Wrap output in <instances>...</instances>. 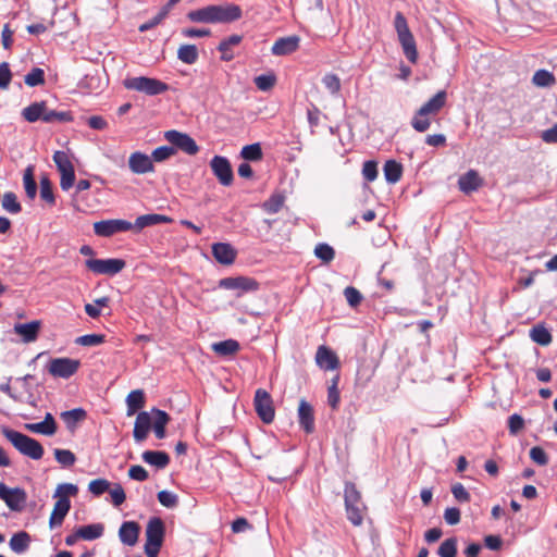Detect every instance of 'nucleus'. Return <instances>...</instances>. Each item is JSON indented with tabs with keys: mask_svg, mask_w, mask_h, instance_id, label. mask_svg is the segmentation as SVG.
Returning a JSON list of instances; mask_svg holds the SVG:
<instances>
[{
	"mask_svg": "<svg viewBox=\"0 0 557 557\" xmlns=\"http://www.w3.org/2000/svg\"><path fill=\"white\" fill-rule=\"evenodd\" d=\"M186 17L193 23L230 24L243 17V10L238 4L223 2L191 10Z\"/></svg>",
	"mask_w": 557,
	"mask_h": 557,
	"instance_id": "f257e3e1",
	"label": "nucleus"
},
{
	"mask_svg": "<svg viewBox=\"0 0 557 557\" xmlns=\"http://www.w3.org/2000/svg\"><path fill=\"white\" fill-rule=\"evenodd\" d=\"M170 420V416L165 411L158 408H152L150 412H138L133 430L134 440L137 443L144 442L147 438L151 428L153 429L157 438H164L165 426Z\"/></svg>",
	"mask_w": 557,
	"mask_h": 557,
	"instance_id": "f03ea898",
	"label": "nucleus"
},
{
	"mask_svg": "<svg viewBox=\"0 0 557 557\" xmlns=\"http://www.w3.org/2000/svg\"><path fill=\"white\" fill-rule=\"evenodd\" d=\"M22 117L28 123L42 121L44 123H67L73 121L70 111H55L48 108L46 101H36L25 107L21 112Z\"/></svg>",
	"mask_w": 557,
	"mask_h": 557,
	"instance_id": "7ed1b4c3",
	"label": "nucleus"
},
{
	"mask_svg": "<svg viewBox=\"0 0 557 557\" xmlns=\"http://www.w3.org/2000/svg\"><path fill=\"white\" fill-rule=\"evenodd\" d=\"M1 433L23 456L34 460H39L42 458L45 449L37 440L8 426H2Z\"/></svg>",
	"mask_w": 557,
	"mask_h": 557,
	"instance_id": "20e7f679",
	"label": "nucleus"
},
{
	"mask_svg": "<svg viewBox=\"0 0 557 557\" xmlns=\"http://www.w3.org/2000/svg\"><path fill=\"white\" fill-rule=\"evenodd\" d=\"M394 25L398 36V40L401 45L406 58L411 63H416L418 60L416 40L412 33L409 29L406 17L401 12L396 13Z\"/></svg>",
	"mask_w": 557,
	"mask_h": 557,
	"instance_id": "39448f33",
	"label": "nucleus"
},
{
	"mask_svg": "<svg viewBox=\"0 0 557 557\" xmlns=\"http://www.w3.org/2000/svg\"><path fill=\"white\" fill-rule=\"evenodd\" d=\"M165 533L164 522L161 518H151L146 527L145 554L147 557H158L163 544Z\"/></svg>",
	"mask_w": 557,
	"mask_h": 557,
	"instance_id": "423d86ee",
	"label": "nucleus"
},
{
	"mask_svg": "<svg viewBox=\"0 0 557 557\" xmlns=\"http://www.w3.org/2000/svg\"><path fill=\"white\" fill-rule=\"evenodd\" d=\"M344 497L348 520L354 525H360L363 521V510L366 507L361 502V495L354 483L345 484Z\"/></svg>",
	"mask_w": 557,
	"mask_h": 557,
	"instance_id": "0eeeda50",
	"label": "nucleus"
},
{
	"mask_svg": "<svg viewBox=\"0 0 557 557\" xmlns=\"http://www.w3.org/2000/svg\"><path fill=\"white\" fill-rule=\"evenodd\" d=\"M124 87L149 96L160 95L169 90V86L164 82L146 76L127 78L124 81Z\"/></svg>",
	"mask_w": 557,
	"mask_h": 557,
	"instance_id": "6e6552de",
	"label": "nucleus"
},
{
	"mask_svg": "<svg viewBox=\"0 0 557 557\" xmlns=\"http://www.w3.org/2000/svg\"><path fill=\"white\" fill-rule=\"evenodd\" d=\"M53 161L60 172V187L63 190H69L75 183V170L69 154L58 150L53 153Z\"/></svg>",
	"mask_w": 557,
	"mask_h": 557,
	"instance_id": "1a4fd4ad",
	"label": "nucleus"
},
{
	"mask_svg": "<svg viewBox=\"0 0 557 557\" xmlns=\"http://www.w3.org/2000/svg\"><path fill=\"white\" fill-rule=\"evenodd\" d=\"M164 138L176 150H181L188 156H195L199 151V146L195 139L186 133H182L176 129H170L164 133Z\"/></svg>",
	"mask_w": 557,
	"mask_h": 557,
	"instance_id": "9d476101",
	"label": "nucleus"
},
{
	"mask_svg": "<svg viewBox=\"0 0 557 557\" xmlns=\"http://www.w3.org/2000/svg\"><path fill=\"white\" fill-rule=\"evenodd\" d=\"M85 265L95 274L115 275L125 268L126 263L122 259H87Z\"/></svg>",
	"mask_w": 557,
	"mask_h": 557,
	"instance_id": "9b49d317",
	"label": "nucleus"
},
{
	"mask_svg": "<svg viewBox=\"0 0 557 557\" xmlns=\"http://www.w3.org/2000/svg\"><path fill=\"white\" fill-rule=\"evenodd\" d=\"M219 286L224 289L237 290V297L245 293L256 292L260 284L257 280L248 276L224 277L219 282Z\"/></svg>",
	"mask_w": 557,
	"mask_h": 557,
	"instance_id": "f8f14e48",
	"label": "nucleus"
},
{
	"mask_svg": "<svg viewBox=\"0 0 557 557\" xmlns=\"http://www.w3.org/2000/svg\"><path fill=\"white\" fill-rule=\"evenodd\" d=\"M253 405L256 412L264 423H271L274 420L275 411L271 395L263 388H258L255 393Z\"/></svg>",
	"mask_w": 557,
	"mask_h": 557,
	"instance_id": "ddd939ff",
	"label": "nucleus"
},
{
	"mask_svg": "<svg viewBox=\"0 0 557 557\" xmlns=\"http://www.w3.org/2000/svg\"><path fill=\"white\" fill-rule=\"evenodd\" d=\"M0 499L3 500L12 511H22L26 504L27 494L23 488H11L0 482Z\"/></svg>",
	"mask_w": 557,
	"mask_h": 557,
	"instance_id": "4468645a",
	"label": "nucleus"
},
{
	"mask_svg": "<svg viewBox=\"0 0 557 557\" xmlns=\"http://www.w3.org/2000/svg\"><path fill=\"white\" fill-rule=\"evenodd\" d=\"M213 175L223 186H231L234 181V173L231 162L222 156H214L210 161Z\"/></svg>",
	"mask_w": 557,
	"mask_h": 557,
	"instance_id": "2eb2a0df",
	"label": "nucleus"
},
{
	"mask_svg": "<svg viewBox=\"0 0 557 557\" xmlns=\"http://www.w3.org/2000/svg\"><path fill=\"white\" fill-rule=\"evenodd\" d=\"M79 364L75 359L54 358L49 361L48 371L54 377L67 379L77 372Z\"/></svg>",
	"mask_w": 557,
	"mask_h": 557,
	"instance_id": "dca6fc26",
	"label": "nucleus"
},
{
	"mask_svg": "<svg viewBox=\"0 0 557 557\" xmlns=\"http://www.w3.org/2000/svg\"><path fill=\"white\" fill-rule=\"evenodd\" d=\"M133 228V224L126 220L112 219L102 220L94 223V232L101 237H110L120 232H127Z\"/></svg>",
	"mask_w": 557,
	"mask_h": 557,
	"instance_id": "f3484780",
	"label": "nucleus"
},
{
	"mask_svg": "<svg viewBox=\"0 0 557 557\" xmlns=\"http://www.w3.org/2000/svg\"><path fill=\"white\" fill-rule=\"evenodd\" d=\"M128 168L134 174H147L154 171V165L151 157L148 154L135 151L128 158Z\"/></svg>",
	"mask_w": 557,
	"mask_h": 557,
	"instance_id": "a211bd4d",
	"label": "nucleus"
},
{
	"mask_svg": "<svg viewBox=\"0 0 557 557\" xmlns=\"http://www.w3.org/2000/svg\"><path fill=\"white\" fill-rule=\"evenodd\" d=\"M24 428H25V430H27L32 433L42 434V435H47V436H51V435L55 434V432L58 430L57 422L50 412L46 413V416L41 422L25 423Z\"/></svg>",
	"mask_w": 557,
	"mask_h": 557,
	"instance_id": "6ab92c4d",
	"label": "nucleus"
},
{
	"mask_svg": "<svg viewBox=\"0 0 557 557\" xmlns=\"http://www.w3.org/2000/svg\"><path fill=\"white\" fill-rule=\"evenodd\" d=\"M317 364L324 370H335L339 367V360L336 354L329 347L322 345L315 354Z\"/></svg>",
	"mask_w": 557,
	"mask_h": 557,
	"instance_id": "aec40b11",
	"label": "nucleus"
},
{
	"mask_svg": "<svg viewBox=\"0 0 557 557\" xmlns=\"http://www.w3.org/2000/svg\"><path fill=\"white\" fill-rule=\"evenodd\" d=\"M300 38L298 36L282 37L275 40L271 48L274 55H287L299 48Z\"/></svg>",
	"mask_w": 557,
	"mask_h": 557,
	"instance_id": "412c9836",
	"label": "nucleus"
},
{
	"mask_svg": "<svg viewBox=\"0 0 557 557\" xmlns=\"http://www.w3.org/2000/svg\"><path fill=\"white\" fill-rule=\"evenodd\" d=\"M298 420L300 426L306 433L310 434L314 431V414L312 406L305 399L299 401Z\"/></svg>",
	"mask_w": 557,
	"mask_h": 557,
	"instance_id": "4be33fe9",
	"label": "nucleus"
},
{
	"mask_svg": "<svg viewBox=\"0 0 557 557\" xmlns=\"http://www.w3.org/2000/svg\"><path fill=\"white\" fill-rule=\"evenodd\" d=\"M71 502L67 497L61 496L54 504L53 510L50 515L49 525L50 528L59 527L62 524L65 516L70 511Z\"/></svg>",
	"mask_w": 557,
	"mask_h": 557,
	"instance_id": "5701e85b",
	"label": "nucleus"
},
{
	"mask_svg": "<svg viewBox=\"0 0 557 557\" xmlns=\"http://www.w3.org/2000/svg\"><path fill=\"white\" fill-rule=\"evenodd\" d=\"M140 527L135 521H125L122 523L119 530V536L121 542L127 546H134L139 536Z\"/></svg>",
	"mask_w": 557,
	"mask_h": 557,
	"instance_id": "b1692460",
	"label": "nucleus"
},
{
	"mask_svg": "<svg viewBox=\"0 0 557 557\" xmlns=\"http://www.w3.org/2000/svg\"><path fill=\"white\" fill-rule=\"evenodd\" d=\"M447 94L445 90L437 91L431 99H429L419 110L422 114L432 115L433 117L440 113L445 107Z\"/></svg>",
	"mask_w": 557,
	"mask_h": 557,
	"instance_id": "393cba45",
	"label": "nucleus"
},
{
	"mask_svg": "<svg viewBox=\"0 0 557 557\" xmlns=\"http://www.w3.org/2000/svg\"><path fill=\"white\" fill-rule=\"evenodd\" d=\"M482 178L475 170H469L458 180V187L465 194H470L481 187Z\"/></svg>",
	"mask_w": 557,
	"mask_h": 557,
	"instance_id": "a878e982",
	"label": "nucleus"
},
{
	"mask_svg": "<svg viewBox=\"0 0 557 557\" xmlns=\"http://www.w3.org/2000/svg\"><path fill=\"white\" fill-rule=\"evenodd\" d=\"M212 255L219 263L232 264L236 258V251L232 245L216 243L212 245Z\"/></svg>",
	"mask_w": 557,
	"mask_h": 557,
	"instance_id": "bb28decb",
	"label": "nucleus"
},
{
	"mask_svg": "<svg viewBox=\"0 0 557 557\" xmlns=\"http://www.w3.org/2000/svg\"><path fill=\"white\" fill-rule=\"evenodd\" d=\"M39 330L40 321H32L28 323L16 324L14 326V332L22 336L23 341L26 343L36 341Z\"/></svg>",
	"mask_w": 557,
	"mask_h": 557,
	"instance_id": "cd10ccee",
	"label": "nucleus"
},
{
	"mask_svg": "<svg viewBox=\"0 0 557 557\" xmlns=\"http://www.w3.org/2000/svg\"><path fill=\"white\" fill-rule=\"evenodd\" d=\"M141 458L145 462L158 469H164L170 463L169 454L160 450H146L143 453Z\"/></svg>",
	"mask_w": 557,
	"mask_h": 557,
	"instance_id": "c85d7f7f",
	"label": "nucleus"
},
{
	"mask_svg": "<svg viewBox=\"0 0 557 557\" xmlns=\"http://www.w3.org/2000/svg\"><path fill=\"white\" fill-rule=\"evenodd\" d=\"M146 397L143 389H134L126 396L127 416L131 417L143 409Z\"/></svg>",
	"mask_w": 557,
	"mask_h": 557,
	"instance_id": "c756f323",
	"label": "nucleus"
},
{
	"mask_svg": "<svg viewBox=\"0 0 557 557\" xmlns=\"http://www.w3.org/2000/svg\"><path fill=\"white\" fill-rule=\"evenodd\" d=\"M170 222H172V219L166 215L151 213V214H144V215L138 216L133 226L137 231H141L143 228H145L147 226L161 224V223H170Z\"/></svg>",
	"mask_w": 557,
	"mask_h": 557,
	"instance_id": "7c9ffc66",
	"label": "nucleus"
},
{
	"mask_svg": "<svg viewBox=\"0 0 557 557\" xmlns=\"http://www.w3.org/2000/svg\"><path fill=\"white\" fill-rule=\"evenodd\" d=\"M242 40L243 36L237 34L223 39L218 46L219 51L222 53L221 59L223 61H231L234 58V53L231 51L232 47L238 46Z\"/></svg>",
	"mask_w": 557,
	"mask_h": 557,
	"instance_id": "2f4dec72",
	"label": "nucleus"
},
{
	"mask_svg": "<svg viewBox=\"0 0 557 557\" xmlns=\"http://www.w3.org/2000/svg\"><path fill=\"white\" fill-rule=\"evenodd\" d=\"M30 544V535L25 531H20L12 535L9 545L10 548L16 554L25 553Z\"/></svg>",
	"mask_w": 557,
	"mask_h": 557,
	"instance_id": "473e14b6",
	"label": "nucleus"
},
{
	"mask_svg": "<svg viewBox=\"0 0 557 557\" xmlns=\"http://www.w3.org/2000/svg\"><path fill=\"white\" fill-rule=\"evenodd\" d=\"M240 349V345L235 339H226L222 342L214 343L212 345V350L223 357L233 356L238 352Z\"/></svg>",
	"mask_w": 557,
	"mask_h": 557,
	"instance_id": "72a5a7b5",
	"label": "nucleus"
},
{
	"mask_svg": "<svg viewBox=\"0 0 557 557\" xmlns=\"http://www.w3.org/2000/svg\"><path fill=\"white\" fill-rule=\"evenodd\" d=\"M86 417L87 412L83 408H75L72 410L61 412V419L64 421V423L70 430L75 429L76 424L78 422L84 421Z\"/></svg>",
	"mask_w": 557,
	"mask_h": 557,
	"instance_id": "f704fd0d",
	"label": "nucleus"
},
{
	"mask_svg": "<svg viewBox=\"0 0 557 557\" xmlns=\"http://www.w3.org/2000/svg\"><path fill=\"white\" fill-rule=\"evenodd\" d=\"M104 527L101 523L82 525L77 529V536L82 540L92 541L102 536Z\"/></svg>",
	"mask_w": 557,
	"mask_h": 557,
	"instance_id": "c9c22d12",
	"label": "nucleus"
},
{
	"mask_svg": "<svg viewBox=\"0 0 557 557\" xmlns=\"http://www.w3.org/2000/svg\"><path fill=\"white\" fill-rule=\"evenodd\" d=\"M383 171L385 180L391 184L399 182L403 176V165L395 160H387Z\"/></svg>",
	"mask_w": 557,
	"mask_h": 557,
	"instance_id": "e433bc0d",
	"label": "nucleus"
},
{
	"mask_svg": "<svg viewBox=\"0 0 557 557\" xmlns=\"http://www.w3.org/2000/svg\"><path fill=\"white\" fill-rule=\"evenodd\" d=\"M530 338L541 346L552 343V334L544 324H536L530 330Z\"/></svg>",
	"mask_w": 557,
	"mask_h": 557,
	"instance_id": "4c0bfd02",
	"label": "nucleus"
},
{
	"mask_svg": "<svg viewBox=\"0 0 557 557\" xmlns=\"http://www.w3.org/2000/svg\"><path fill=\"white\" fill-rule=\"evenodd\" d=\"M199 57L198 49L195 45H182L177 50V58L185 64H194Z\"/></svg>",
	"mask_w": 557,
	"mask_h": 557,
	"instance_id": "58836bf2",
	"label": "nucleus"
},
{
	"mask_svg": "<svg viewBox=\"0 0 557 557\" xmlns=\"http://www.w3.org/2000/svg\"><path fill=\"white\" fill-rule=\"evenodd\" d=\"M23 185L26 193V196L33 200L37 195V184L34 177V168L32 165L27 166L23 174Z\"/></svg>",
	"mask_w": 557,
	"mask_h": 557,
	"instance_id": "ea45409f",
	"label": "nucleus"
},
{
	"mask_svg": "<svg viewBox=\"0 0 557 557\" xmlns=\"http://www.w3.org/2000/svg\"><path fill=\"white\" fill-rule=\"evenodd\" d=\"M110 305V298L108 296H103L94 300V304H86L84 309L87 315L92 319H97L100 317L101 308H108Z\"/></svg>",
	"mask_w": 557,
	"mask_h": 557,
	"instance_id": "a19ab883",
	"label": "nucleus"
},
{
	"mask_svg": "<svg viewBox=\"0 0 557 557\" xmlns=\"http://www.w3.org/2000/svg\"><path fill=\"white\" fill-rule=\"evenodd\" d=\"M532 83L537 87H550L556 84V78L547 70H537L532 77Z\"/></svg>",
	"mask_w": 557,
	"mask_h": 557,
	"instance_id": "79ce46f5",
	"label": "nucleus"
},
{
	"mask_svg": "<svg viewBox=\"0 0 557 557\" xmlns=\"http://www.w3.org/2000/svg\"><path fill=\"white\" fill-rule=\"evenodd\" d=\"M1 205L2 208L11 214H17L22 211V206L18 202L16 195L12 191H8L3 195Z\"/></svg>",
	"mask_w": 557,
	"mask_h": 557,
	"instance_id": "37998d69",
	"label": "nucleus"
},
{
	"mask_svg": "<svg viewBox=\"0 0 557 557\" xmlns=\"http://www.w3.org/2000/svg\"><path fill=\"white\" fill-rule=\"evenodd\" d=\"M285 201V197L281 194H273L262 203V209L270 214L277 213Z\"/></svg>",
	"mask_w": 557,
	"mask_h": 557,
	"instance_id": "c03bdc74",
	"label": "nucleus"
},
{
	"mask_svg": "<svg viewBox=\"0 0 557 557\" xmlns=\"http://www.w3.org/2000/svg\"><path fill=\"white\" fill-rule=\"evenodd\" d=\"M240 157L247 161H260L263 157L260 144H251L244 146L240 151Z\"/></svg>",
	"mask_w": 557,
	"mask_h": 557,
	"instance_id": "a18cd8bd",
	"label": "nucleus"
},
{
	"mask_svg": "<svg viewBox=\"0 0 557 557\" xmlns=\"http://www.w3.org/2000/svg\"><path fill=\"white\" fill-rule=\"evenodd\" d=\"M432 117V115L428 114L421 115V111L418 110L411 120V126L413 127L414 131L423 133L430 128Z\"/></svg>",
	"mask_w": 557,
	"mask_h": 557,
	"instance_id": "49530a36",
	"label": "nucleus"
},
{
	"mask_svg": "<svg viewBox=\"0 0 557 557\" xmlns=\"http://www.w3.org/2000/svg\"><path fill=\"white\" fill-rule=\"evenodd\" d=\"M45 82V71L40 67H33L30 72L24 76V83L28 87L41 86Z\"/></svg>",
	"mask_w": 557,
	"mask_h": 557,
	"instance_id": "de8ad7c7",
	"label": "nucleus"
},
{
	"mask_svg": "<svg viewBox=\"0 0 557 557\" xmlns=\"http://www.w3.org/2000/svg\"><path fill=\"white\" fill-rule=\"evenodd\" d=\"M40 197L50 206L55 203L52 184L47 176L40 178Z\"/></svg>",
	"mask_w": 557,
	"mask_h": 557,
	"instance_id": "09e8293b",
	"label": "nucleus"
},
{
	"mask_svg": "<svg viewBox=\"0 0 557 557\" xmlns=\"http://www.w3.org/2000/svg\"><path fill=\"white\" fill-rule=\"evenodd\" d=\"M437 554L440 557H456L457 555V540L455 537L446 539L438 547Z\"/></svg>",
	"mask_w": 557,
	"mask_h": 557,
	"instance_id": "8fccbe9b",
	"label": "nucleus"
},
{
	"mask_svg": "<svg viewBox=\"0 0 557 557\" xmlns=\"http://www.w3.org/2000/svg\"><path fill=\"white\" fill-rule=\"evenodd\" d=\"M106 342V335L103 334H86L75 339V344L81 346H98Z\"/></svg>",
	"mask_w": 557,
	"mask_h": 557,
	"instance_id": "3c124183",
	"label": "nucleus"
},
{
	"mask_svg": "<svg viewBox=\"0 0 557 557\" xmlns=\"http://www.w3.org/2000/svg\"><path fill=\"white\" fill-rule=\"evenodd\" d=\"M176 153V149L172 146H161L156 148L151 153L152 162H163Z\"/></svg>",
	"mask_w": 557,
	"mask_h": 557,
	"instance_id": "603ef678",
	"label": "nucleus"
},
{
	"mask_svg": "<svg viewBox=\"0 0 557 557\" xmlns=\"http://www.w3.org/2000/svg\"><path fill=\"white\" fill-rule=\"evenodd\" d=\"M258 89L268 91L272 89L276 83V76L274 74H262L253 79Z\"/></svg>",
	"mask_w": 557,
	"mask_h": 557,
	"instance_id": "864d4df0",
	"label": "nucleus"
},
{
	"mask_svg": "<svg viewBox=\"0 0 557 557\" xmlns=\"http://www.w3.org/2000/svg\"><path fill=\"white\" fill-rule=\"evenodd\" d=\"M54 457L55 460L63 467H72L76 461L74 453L69 449H54Z\"/></svg>",
	"mask_w": 557,
	"mask_h": 557,
	"instance_id": "5fc2aeb1",
	"label": "nucleus"
},
{
	"mask_svg": "<svg viewBox=\"0 0 557 557\" xmlns=\"http://www.w3.org/2000/svg\"><path fill=\"white\" fill-rule=\"evenodd\" d=\"M322 83L332 95H337L341 90V79L335 74L329 73L324 75Z\"/></svg>",
	"mask_w": 557,
	"mask_h": 557,
	"instance_id": "6e6d98bb",
	"label": "nucleus"
},
{
	"mask_svg": "<svg viewBox=\"0 0 557 557\" xmlns=\"http://www.w3.org/2000/svg\"><path fill=\"white\" fill-rule=\"evenodd\" d=\"M110 488V482L106 479H96L89 482L88 490L95 496H100Z\"/></svg>",
	"mask_w": 557,
	"mask_h": 557,
	"instance_id": "4d7b16f0",
	"label": "nucleus"
},
{
	"mask_svg": "<svg viewBox=\"0 0 557 557\" xmlns=\"http://www.w3.org/2000/svg\"><path fill=\"white\" fill-rule=\"evenodd\" d=\"M158 500L159 503L166 507V508H174L177 506L178 504V497L177 495H175L174 493L172 492H169V491H160L158 493Z\"/></svg>",
	"mask_w": 557,
	"mask_h": 557,
	"instance_id": "13d9d810",
	"label": "nucleus"
},
{
	"mask_svg": "<svg viewBox=\"0 0 557 557\" xmlns=\"http://www.w3.org/2000/svg\"><path fill=\"white\" fill-rule=\"evenodd\" d=\"M315 256L324 262H330L335 257L334 249L327 244H319L314 249Z\"/></svg>",
	"mask_w": 557,
	"mask_h": 557,
	"instance_id": "bf43d9fd",
	"label": "nucleus"
},
{
	"mask_svg": "<svg viewBox=\"0 0 557 557\" xmlns=\"http://www.w3.org/2000/svg\"><path fill=\"white\" fill-rule=\"evenodd\" d=\"M344 295H345L347 302L352 308H356L358 305H360V302L362 300V295L360 294V292L352 286L346 287L344 289Z\"/></svg>",
	"mask_w": 557,
	"mask_h": 557,
	"instance_id": "052dcab7",
	"label": "nucleus"
},
{
	"mask_svg": "<svg viewBox=\"0 0 557 557\" xmlns=\"http://www.w3.org/2000/svg\"><path fill=\"white\" fill-rule=\"evenodd\" d=\"M530 458L539 466H546L548 463V456L540 446H534L530 449Z\"/></svg>",
	"mask_w": 557,
	"mask_h": 557,
	"instance_id": "680f3d73",
	"label": "nucleus"
},
{
	"mask_svg": "<svg viewBox=\"0 0 557 557\" xmlns=\"http://www.w3.org/2000/svg\"><path fill=\"white\" fill-rule=\"evenodd\" d=\"M169 8L168 7H163L162 10L153 17L151 18L150 21H148L147 23H144L139 26V32H146L154 26H157L159 23H161L165 16L169 14Z\"/></svg>",
	"mask_w": 557,
	"mask_h": 557,
	"instance_id": "e2e57ef3",
	"label": "nucleus"
},
{
	"mask_svg": "<svg viewBox=\"0 0 557 557\" xmlns=\"http://www.w3.org/2000/svg\"><path fill=\"white\" fill-rule=\"evenodd\" d=\"M78 493V487L75 484L72 483H63L58 485L54 497H58V499L61 496L70 497V496H76Z\"/></svg>",
	"mask_w": 557,
	"mask_h": 557,
	"instance_id": "0e129e2a",
	"label": "nucleus"
},
{
	"mask_svg": "<svg viewBox=\"0 0 557 557\" xmlns=\"http://www.w3.org/2000/svg\"><path fill=\"white\" fill-rule=\"evenodd\" d=\"M451 493L455 499L459 503H468L471 499L470 493L461 483H455L451 486Z\"/></svg>",
	"mask_w": 557,
	"mask_h": 557,
	"instance_id": "69168bd1",
	"label": "nucleus"
},
{
	"mask_svg": "<svg viewBox=\"0 0 557 557\" xmlns=\"http://www.w3.org/2000/svg\"><path fill=\"white\" fill-rule=\"evenodd\" d=\"M524 426V420L520 414L513 413L508 419V429L511 435H517Z\"/></svg>",
	"mask_w": 557,
	"mask_h": 557,
	"instance_id": "338daca9",
	"label": "nucleus"
},
{
	"mask_svg": "<svg viewBox=\"0 0 557 557\" xmlns=\"http://www.w3.org/2000/svg\"><path fill=\"white\" fill-rule=\"evenodd\" d=\"M362 175L368 182H373L377 177V163L375 161H366L362 168Z\"/></svg>",
	"mask_w": 557,
	"mask_h": 557,
	"instance_id": "774afa93",
	"label": "nucleus"
}]
</instances>
